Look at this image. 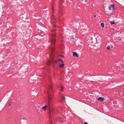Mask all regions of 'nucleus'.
Returning <instances> with one entry per match:
<instances>
[{
    "instance_id": "obj_17",
    "label": "nucleus",
    "mask_w": 124,
    "mask_h": 124,
    "mask_svg": "<svg viewBox=\"0 0 124 124\" xmlns=\"http://www.w3.org/2000/svg\"><path fill=\"white\" fill-rule=\"evenodd\" d=\"M9 105V106H10V104H8Z\"/></svg>"
},
{
    "instance_id": "obj_8",
    "label": "nucleus",
    "mask_w": 124,
    "mask_h": 124,
    "mask_svg": "<svg viewBox=\"0 0 124 124\" xmlns=\"http://www.w3.org/2000/svg\"><path fill=\"white\" fill-rule=\"evenodd\" d=\"M114 5L113 4H112L110 6H109L108 7V8L109 10H110L111 9H113Z\"/></svg>"
},
{
    "instance_id": "obj_5",
    "label": "nucleus",
    "mask_w": 124,
    "mask_h": 124,
    "mask_svg": "<svg viewBox=\"0 0 124 124\" xmlns=\"http://www.w3.org/2000/svg\"><path fill=\"white\" fill-rule=\"evenodd\" d=\"M72 53V55L73 56H75V57H78V55L77 53L75 52H73Z\"/></svg>"
},
{
    "instance_id": "obj_6",
    "label": "nucleus",
    "mask_w": 124,
    "mask_h": 124,
    "mask_svg": "<svg viewBox=\"0 0 124 124\" xmlns=\"http://www.w3.org/2000/svg\"><path fill=\"white\" fill-rule=\"evenodd\" d=\"M61 101H60L61 102H63L65 101V97L63 96H61Z\"/></svg>"
},
{
    "instance_id": "obj_15",
    "label": "nucleus",
    "mask_w": 124,
    "mask_h": 124,
    "mask_svg": "<svg viewBox=\"0 0 124 124\" xmlns=\"http://www.w3.org/2000/svg\"><path fill=\"white\" fill-rule=\"evenodd\" d=\"M40 35H41L43 36L44 35V34L43 33H41L40 34Z\"/></svg>"
},
{
    "instance_id": "obj_12",
    "label": "nucleus",
    "mask_w": 124,
    "mask_h": 124,
    "mask_svg": "<svg viewBox=\"0 0 124 124\" xmlns=\"http://www.w3.org/2000/svg\"><path fill=\"white\" fill-rule=\"evenodd\" d=\"M101 26L102 27H104V24L103 23H102L101 24Z\"/></svg>"
},
{
    "instance_id": "obj_7",
    "label": "nucleus",
    "mask_w": 124,
    "mask_h": 124,
    "mask_svg": "<svg viewBox=\"0 0 124 124\" xmlns=\"http://www.w3.org/2000/svg\"><path fill=\"white\" fill-rule=\"evenodd\" d=\"M98 100H101L102 101H103L104 100V98L102 97H99L98 99Z\"/></svg>"
},
{
    "instance_id": "obj_4",
    "label": "nucleus",
    "mask_w": 124,
    "mask_h": 124,
    "mask_svg": "<svg viewBox=\"0 0 124 124\" xmlns=\"http://www.w3.org/2000/svg\"><path fill=\"white\" fill-rule=\"evenodd\" d=\"M36 109L37 110L38 112L39 113H40L41 112V109H42V107H40L39 106H38L36 107Z\"/></svg>"
},
{
    "instance_id": "obj_13",
    "label": "nucleus",
    "mask_w": 124,
    "mask_h": 124,
    "mask_svg": "<svg viewBox=\"0 0 124 124\" xmlns=\"http://www.w3.org/2000/svg\"><path fill=\"white\" fill-rule=\"evenodd\" d=\"M107 49L108 50H109L110 49V47L109 46H108L107 47Z\"/></svg>"
},
{
    "instance_id": "obj_14",
    "label": "nucleus",
    "mask_w": 124,
    "mask_h": 124,
    "mask_svg": "<svg viewBox=\"0 0 124 124\" xmlns=\"http://www.w3.org/2000/svg\"><path fill=\"white\" fill-rule=\"evenodd\" d=\"M84 124H88L87 122H85L84 123Z\"/></svg>"
},
{
    "instance_id": "obj_11",
    "label": "nucleus",
    "mask_w": 124,
    "mask_h": 124,
    "mask_svg": "<svg viewBox=\"0 0 124 124\" xmlns=\"http://www.w3.org/2000/svg\"><path fill=\"white\" fill-rule=\"evenodd\" d=\"M115 23L114 21H111L110 22V24L111 25H112L113 24H114Z\"/></svg>"
},
{
    "instance_id": "obj_10",
    "label": "nucleus",
    "mask_w": 124,
    "mask_h": 124,
    "mask_svg": "<svg viewBox=\"0 0 124 124\" xmlns=\"http://www.w3.org/2000/svg\"><path fill=\"white\" fill-rule=\"evenodd\" d=\"M60 87L61 88V90L62 91V89H63L64 88L63 87L62 85H61Z\"/></svg>"
},
{
    "instance_id": "obj_19",
    "label": "nucleus",
    "mask_w": 124,
    "mask_h": 124,
    "mask_svg": "<svg viewBox=\"0 0 124 124\" xmlns=\"http://www.w3.org/2000/svg\"><path fill=\"white\" fill-rule=\"evenodd\" d=\"M85 1L86 2L87 1V0H85Z\"/></svg>"
},
{
    "instance_id": "obj_3",
    "label": "nucleus",
    "mask_w": 124,
    "mask_h": 124,
    "mask_svg": "<svg viewBox=\"0 0 124 124\" xmlns=\"http://www.w3.org/2000/svg\"><path fill=\"white\" fill-rule=\"evenodd\" d=\"M58 63L60 68H63L64 64L62 59H58Z\"/></svg>"
},
{
    "instance_id": "obj_9",
    "label": "nucleus",
    "mask_w": 124,
    "mask_h": 124,
    "mask_svg": "<svg viewBox=\"0 0 124 124\" xmlns=\"http://www.w3.org/2000/svg\"><path fill=\"white\" fill-rule=\"evenodd\" d=\"M11 24V23L9 22H8L7 23L6 25H7L8 26H9V25L10 24Z\"/></svg>"
},
{
    "instance_id": "obj_16",
    "label": "nucleus",
    "mask_w": 124,
    "mask_h": 124,
    "mask_svg": "<svg viewBox=\"0 0 124 124\" xmlns=\"http://www.w3.org/2000/svg\"><path fill=\"white\" fill-rule=\"evenodd\" d=\"M94 17H96V15H94Z\"/></svg>"
},
{
    "instance_id": "obj_2",
    "label": "nucleus",
    "mask_w": 124,
    "mask_h": 124,
    "mask_svg": "<svg viewBox=\"0 0 124 124\" xmlns=\"http://www.w3.org/2000/svg\"><path fill=\"white\" fill-rule=\"evenodd\" d=\"M49 84V87L47 91L48 94V101L47 104L45 105L43 107H42V109L44 110H46L47 108H48L49 109L51 107L53 104V103L51 98L53 96L52 94L53 91L52 89V83L50 82Z\"/></svg>"
},
{
    "instance_id": "obj_18",
    "label": "nucleus",
    "mask_w": 124,
    "mask_h": 124,
    "mask_svg": "<svg viewBox=\"0 0 124 124\" xmlns=\"http://www.w3.org/2000/svg\"><path fill=\"white\" fill-rule=\"evenodd\" d=\"M25 119V118H23V120Z\"/></svg>"
},
{
    "instance_id": "obj_1",
    "label": "nucleus",
    "mask_w": 124,
    "mask_h": 124,
    "mask_svg": "<svg viewBox=\"0 0 124 124\" xmlns=\"http://www.w3.org/2000/svg\"><path fill=\"white\" fill-rule=\"evenodd\" d=\"M50 36L51 39L49 42L50 43V45L47 50L49 54L50 59V60H47L48 62L47 64L48 65L51 64H54L57 61L56 60L54 59V53L55 50L54 46L55 41V33H51L50 35Z\"/></svg>"
}]
</instances>
